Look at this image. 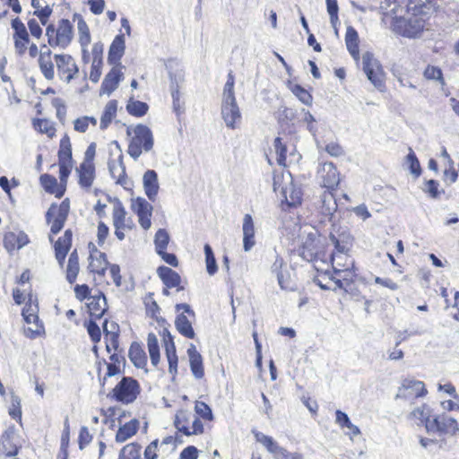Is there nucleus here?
<instances>
[{
    "mask_svg": "<svg viewBox=\"0 0 459 459\" xmlns=\"http://www.w3.org/2000/svg\"><path fill=\"white\" fill-rule=\"evenodd\" d=\"M31 126L38 134H45L49 140L56 136V124L48 118L34 117Z\"/></svg>",
    "mask_w": 459,
    "mask_h": 459,
    "instance_id": "obj_44",
    "label": "nucleus"
},
{
    "mask_svg": "<svg viewBox=\"0 0 459 459\" xmlns=\"http://www.w3.org/2000/svg\"><path fill=\"white\" fill-rule=\"evenodd\" d=\"M194 418L203 425V434L213 428L215 420L212 408L203 401H195L194 403Z\"/></svg>",
    "mask_w": 459,
    "mask_h": 459,
    "instance_id": "obj_31",
    "label": "nucleus"
},
{
    "mask_svg": "<svg viewBox=\"0 0 459 459\" xmlns=\"http://www.w3.org/2000/svg\"><path fill=\"white\" fill-rule=\"evenodd\" d=\"M127 212L120 201H117L112 211L113 226L115 228V236L120 241L125 239V230H131L134 228L133 221L126 218Z\"/></svg>",
    "mask_w": 459,
    "mask_h": 459,
    "instance_id": "obj_24",
    "label": "nucleus"
},
{
    "mask_svg": "<svg viewBox=\"0 0 459 459\" xmlns=\"http://www.w3.org/2000/svg\"><path fill=\"white\" fill-rule=\"evenodd\" d=\"M13 40L15 53L18 56L29 54L30 57L35 58L39 54L38 46L30 41V34L25 24L18 17L12 20Z\"/></svg>",
    "mask_w": 459,
    "mask_h": 459,
    "instance_id": "obj_13",
    "label": "nucleus"
},
{
    "mask_svg": "<svg viewBox=\"0 0 459 459\" xmlns=\"http://www.w3.org/2000/svg\"><path fill=\"white\" fill-rule=\"evenodd\" d=\"M147 348L153 367H158L160 360L159 341L154 333H149L147 335Z\"/></svg>",
    "mask_w": 459,
    "mask_h": 459,
    "instance_id": "obj_52",
    "label": "nucleus"
},
{
    "mask_svg": "<svg viewBox=\"0 0 459 459\" xmlns=\"http://www.w3.org/2000/svg\"><path fill=\"white\" fill-rule=\"evenodd\" d=\"M78 28V42L82 48V59L84 64L91 61V52H89L88 47L91 41V35L90 28L87 22L81 19L77 24Z\"/></svg>",
    "mask_w": 459,
    "mask_h": 459,
    "instance_id": "obj_39",
    "label": "nucleus"
},
{
    "mask_svg": "<svg viewBox=\"0 0 459 459\" xmlns=\"http://www.w3.org/2000/svg\"><path fill=\"white\" fill-rule=\"evenodd\" d=\"M157 274L161 280L165 288L162 290V294L165 296L169 295V289L176 288L178 291L183 290L184 286L181 284L180 275L168 266H159L157 268Z\"/></svg>",
    "mask_w": 459,
    "mask_h": 459,
    "instance_id": "obj_28",
    "label": "nucleus"
},
{
    "mask_svg": "<svg viewBox=\"0 0 459 459\" xmlns=\"http://www.w3.org/2000/svg\"><path fill=\"white\" fill-rule=\"evenodd\" d=\"M71 210L69 198L60 203H52L45 214V220L49 226L48 239L52 244L55 258L60 267H65V279L74 284L81 271L79 253L74 248L70 254L73 246V230L67 229L64 234L55 239L54 236L64 228Z\"/></svg>",
    "mask_w": 459,
    "mask_h": 459,
    "instance_id": "obj_1",
    "label": "nucleus"
},
{
    "mask_svg": "<svg viewBox=\"0 0 459 459\" xmlns=\"http://www.w3.org/2000/svg\"><path fill=\"white\" fill-rule=\"evenodd\" d=\"M423 76L427 80H435L438 82L442 86L446 84L443 72L437 66L430 65H427L423 72Z\"/></svg>",
    "mask_w": 459,
    "mask_h": 459,
    "instance_id": "obj_60",
    "label": "nucleus"
},
{
    "mask_svg": "<svg viewBox=\"0 0 459 459\" xmlns=\"http://www.w3.org/2000/svg\"><path fill=\"white\" fill-rule=\"evenodd\" d=\"M22 316L25 322L24 334L30 339H35L45 333V328L42 321L39 317V304L36 298L29 295L24 307L22 311Z\"/></svg>",
    "mask_w": 459,
    "mask_h": 459,
    "instance_id": "obj_14",
    "label": "nucleus"
},
{
    "mask_svg": "<svg viewBox=\"0 0 459 459\" xmlns=\"http://www.w3.org/2000/svg\"><path fill=\"white\" fill-rule=\"evenodd\" d=\"M163 342L166 358L169 363V371L170 374L176 375L178 373V358L173 336L167 329L163 330Z\"/></svg>",
    "mask_w": 459,
    "mask_h": 459,
    "instance_id": "obj_36",
    "label": "nucleus"
},
{
    "mask_svg": "<svg viewBox=\"0 0 459 459\" xmlns=\"http://www.w3.org/2000/svg\"><path fill=\"white\" fill-rule=\"evenodd\" d=\"M192 419L191 412L186 409H178L173 418V426L176 429L177 443L182 437L203 435V425Z\"/></svg>",
    "mask_w": 459,
    "mask_h": 459,
    "instance_id": "obj_16",
    "label": "nucleus"
},
{
    "mask_svg": "<svg viewBox=\"0 0 459 459\" xmlns=\"http://www.w3.org/2000/svg\"><path fill=\"white\" fill-rule=\"evenodd\" d=\"M30 238L28 235L22 231H8L4 233L3 238V245L8 253H13L28 245Z\"/></svg>",
    "mask_w": 459,
    "mask_h": 459,
    "instance_id": "obj_34",
    "label": "nucleus"
},
{
    "mask_svg": "<svg viewBox=\"0 0 459 459\" xmlns=\"http://www.w3.org/2000/svg\"><path fill=\"white\" fill-rule=\"evenodd\" d=\"M90 125L96 126L97 119L94 117L82 116L74 121V129L78 133H85Z\"/></svg>",
    "mask_w": 459,
    "mask_h": 459,
    "instance_id": "obj_59",
    "label": "nucleus"
},
{
    "mask_svg": "<svg viewBox=\"0 0 459 459\" xmlns=\"http://www.w3.org/2000/svg\"><path fill=\"white\" fill-rule=\"evenodd\" d=\"M57 166L59 180L49 173H44L39 176V181L47 194L60 199L66 192L68 178L74 168L72 143L67 134H65L59 142Z\"/></svg>",
    "mask_w": 459,
    "mask_h": 459,
    "instance_id": "obj_2",
    "label": "nucleus"
},
{
    "mask_svg": "<svg viewBox=\"0 0 459 459\" xmlns=\"http://www.w3.org/2000/svg\"><path fill=\"white\" fill-rule=\"evenodd\" d=\"M132 210L137 215L141 227L147 230L152 226V206L144 198L138 197L132 203Z\"/></svg>",
    "mask_w": 459,
    "mask_h": 459,
    "instance_id": "obj_30",
    "label": "nucleus"
},
{
    "mask_svg": "<svg viewBox=\"0 0 459 459\" xmlns=\"http://www.w3.org/2000/svg\"><path fill=\"white\" fill-rule=\"evenodd\" d=\"M122 65H114L105 75L100 91L108 95L111 94L117 87L119 82L124 79Z\"/></svg>",
    "mask_w": 459,
    "mask_h": 459,
    "instance_id": "obj_37",
    "label": "nucleus"
},
{
    "mask_svg": "<svg viewBox=\"0 0 459 459\" xmlns=\"http://www.w3.org/2000/svg\"><path fill=\"white\" fill-rule=\"evenodd\" d=\"M169 243V236L166 230L160 229L154 237V244L156 252L166 250Z\"/></svg>",
    "mask_w": 459,
    "mask_h": 459,
    "instance_id": "obj_62",
    "label": "nucleus"
},
{
    "mask_svg": "<svg viewBox=\"0 0 459 459\" xmlns=\"http://www.w3.org/2000/svg\"><path fill=\"white\" fill-rule=\"evenodd\" d=\"M126 134L129 137L127 153L134 160H137L143 152H150L154 144L152 130L143 124L126 128Z\"/></svg>",
    "mask_w": 459,
    "mask_h": 459,
    "instance_id": "obj_6",
    "label": "nucleus"
},
{
    "mask_svg": "<svg viewBox=\"0 0 459 459\" xmlns=\"http://www.w3.org/2000/svg\"><path fill=\"white\" fill-rule=\"evenodd\" d=\"M328 246L325 238L317 234H308L303 240L299 252L300 256L314 264L323 262Z\"/></svg>",
    "mask_w": 459,
    "mask_h": 459,
    "instance_id": "obj_15",
    "label": "nucleus"
},
{
    "mask_svg": "<svg viewBox=\"0 0 459 459\" xmlns=\"http://www.w3.org/2000/svg\"><path fill=\"white\" fill-rule=\"evenodd\" d=\"M107 320L104 323V339L107 351L111 354L113 352H121L119 351V334L117 332H109L107 330Z\"/></svg>",
    "mask_w": 459,
    "mask_h": 459,
    "instance_id": "obj_55",
    "label": "nucleus"
},
{
    "mask_svg": "<svg viewBox=\"0 0 459 459\" xmlns=\"http://www.w3.org/2000/svg\"><path fill=\"white\" fill-rule=\"evenodd\" d=\"M74 291L78 300L83 301L88 299L86 306L92 319L102 317L108 309L106 297L102 291L97 290L94 295H91V289L85 283L76 284Z\"/></svg>",
    "mask_w": 459,
    "mask_h": 459,
    "instance_id": "obj_10",
    "label": "nucleus"
},
{
    "mask_svg": "<svg viewBox=\"0 0 459 459\" xmlns=\"http://www.w3.org/2000/svg\"><path fill=\"white\" fill-rule=\"evenodd\" d=\"M20 446L17 445L15 429L9 427L0 438V454L4 456H15Z\"/></svg>",
    "mask_w": 459,
    "mask_h": 459,
    "instance_id": "obj_35",
    "label": "nucleus"
},
{
    "mask_svg": "<svg viewBox=\"0 0 459 459\" xmlns=\"http://www.w3.org/2000/svg\"><path fill=\"white\" fill-rule=\"evenodd\" d=\"M189 357L190 369L195 378L201 379L204 376V368L203 357L196 350L194 344H191L187 350Z\"/></svg>",
    "mask_w": 459,
    "mask_h": 459,
    "instance_id": "obj_43",
    "label": "nucleus"
},
{
    "mask_svg": "<svg viewBox=\"0 0 459 459\" xmlns=\"http://www.w3.org/2000/svg\"><path fill=\"white\" fill-rule=\"evenodd\" d=\"M318 176L321 178L322 186L327 190L323 195V202H332V207H327L325 213L331 214L337 207L333 192L340 184V174L333 162H324L318 170Z\"/></svg>",
    "mask_w": 459,
    "mask_h": 459,
    "instance_id": "obj_12",
    "label": "nucleus"
},
{
    "mask_svg": "<svg viewBox=\"0 0 459 459\" xmlns=\"http://www.w3.org/2000/svg\"><path fill=\"white\" fill-rule=\"evenodd\" d=\"M118 459H143L142 446L137 442L126 444L121 448Z\"/></svg>",
    "mask_w": 459,
    "mask_h": 459,
    "instance_id": "obj_53",
    "label": "nucleus"
},
{
    "mask_svg": "<svg viewBox=\"0 0 459 459\" xmlns=\"http://www.w3.org/2000/svg\"><path fill=\"white\" fill-rule=\"evenodd\" d=\"M281 290L294 291L297 290V273L288 266L281 257H277L271 266Z\"/></svg>",
    "mask_w": 459,
    "mask_h": 459,
    "instance_id": "obj_20",
    "label": "nucleus"
},
{
    "mask_svg": "<svg viewBox=\"0 0 459 459\" xmlns=\"http://www.w3.org/2000/svg\"><path fill=\"white\" fill-rule=\"evenodd\" d=\"M54 61L57 76L62 82L70 83L78 77L80 73L79 66L70 54H55Z\"/></svg>",
    "mask_w": 459,
    "mask_h": 459,
    "instance_id": "obj_21",
    "label": "nucleus"
},
{
    "mask_svg": "<svg viewBox=\"0 0 459 459\" xmlns=\"http://www.w3.org/2000/svg\"><path fill=\"white\" fill-rule=\"evenodd\" d=\"M46 36L49 47L65 49L74 39V25L68 19H60L46 28Z\"/></svg>",
    "mask_w": 459,
    "mask_h": 459,
    "instance_id": "obj_9",
    "label": "nucleus"
},
{
    "mask_svg": "<svg viewBox=\"0 0 459 459\" xmlns=\"http://www.w3.org/2000/svg\"><path fill=\"white\" fill-rule=\"evenodd\" d=\"M290 90L303 104L311 106L313 97L307 89L299 84H291Z\"/></svg>",
    "mask_w": 459,
    "mask_h": 459,
    "instance_id": "obj_58",
    "label": "nucleus"
},
{
    "mask_svg": "<svg viewBox=\"0 0 459 459\" xmlns=\"http://www.w3.org/2000/svg\"><path fill=\"white\" fill-rule=\"evenodd\" d=\"M102 362L107 365V372L103 376L105 381L108 377L120 374L121 366L125 363V357L121 352H113L109 356L108 362H106L105 359Z\"/></svg>",
    "mask_w": 459,
    "mask_h": 459,
    "instance_id": "obj_49",
    "label": "nucleus"
},
{
    "mask_svg": "<svg viewBox=\"0 0 459 459\" xmlns=\"http://www.w3.org/2000/svg\"><path fill=\"white\" fill-rule=\"evenodd\" d=\"M235 76L230 71L227 75V81L223 87L221 116L227 126L235 129L241 121V113L237 104L235 92Z\"/></svg>",
    "mask_w": 459,
    "mask_h": 459,
    "instance_id": "obj_5",
    "label": "nucleus"
},
{
    "mask_svg": "<svg viewBox=\"0 0 459 459\" xmlns=\"http://www.w3.org/2000/svg\"><path fill=\"white\" fill-rule=\"evenodd\" d=\"M146 315L157 321L158 323H164L165 319L160 316V307L153 298V293H148L143 299Z\"/></svg>",
    "mask_w": 459,
    "mask_h": 459,
    "instance_id": "obj_51",
    "label": "nucleus"
},
{
    "mask_svg": "<svg viewBox=\"0 0 459 459\" xmlns=\"http://www.w3.org/2000/svg\"><path fill=\"white\" fill-rule=\"evenodd\" d=\"M126 108L129 115L135 117H142L147 114L149 106L143 101L130 98L127 101Z\"/></svg>",
    "mask_w": 459,
    "mask_h": 459,
    "instance_id": "obj_54",
    "label": "nucleus"
},
{
    "mask_svg": "<svg viewBox=\"0 0 459 459\" xmlns=\"http://www.w3.org/2000/svg\"><path fill=\"white\" fill-rule=\"evenodd\" d=\"M77 183L79 186L85 192H90L96 179L95 165H88L80 163L75 169Z\"/></svg>",
    "mask_w": 459,
    "mask_h": 459,
    "instance_id": "obj_32",
    "label": "nucleus"
},
{
    "mask_svg": "<svg viewBox=\"0 0 459 459\" xmlns=\"http://www.w3.org/2000/svg\"><path fill=\"white\" fill-rule=\"evenodd\" d=\"M108 167L111 178L115 180L116 184L122 186L125 189L130 187L131 182L126 174L124 155L121 152H119L117 157L109 158Z\"/></svg>",
    "mask_w": 459,
    "mask_h": 459,
    "instance_id": "obj_25",
    "label": "nucleus"
},
{
    "mask_svg": "<svg viewBox=\"0 0 459 459\" xmlns=\"http://www.w3.org/2000/svg\"><path fill=\"white\" fill-rule=\"evenodd\" d=\"M38 64L39 70L45 79L48 81H52L55 77V61L54 56H52V51L47 48L46 45H43L41 50L39 51L38 54Z\"/></svg>",
    "mask_w": 459,
    "mask_h": 459,
    "instance_id": "obj_33",
    "label": "nucleus"
},
{
    "mask_svg": "<svg viewBox=\"0 0 459 459\" xmlns=\"http://www.w3.org/2000/svg\"><path fill=\"white\" fill-rule=\"evenodd\" d=\"M345 44L351 56L358 62L360 58L359 39L357 30L352 26H349L346 30Z\"/></svg>",
    "mask_w": 459,
    "mask_h": 459,
    "instance_id": "obj_45",
    "label": "nucleus"
},
{
    "mask_svg": "<svg viewBox=\"0 0 459 459\" xmlns=\"http://www.w3.org/2000/svg\"><path fill=\"white\" fill-rule=\"evenodd\" d=\"M439 0H406L407 14L419 16L429 22L432 15L439 10Z\"/></svg>",
    "mask_w": 459,
    "mask_h": 459,
    "instance_id": "obj_22",
    "label": "nucleus"
},
{
    "mask_svg": "<svg viewBox=\"0 0 459 459\" xmlns=\"http://www.w3.org/2000/svg\"><path fill=\"white\" fill-rule=\"evenodd\" d=\"M95 319L91 317L90 320L85 321L84 326L87 329L88 334L93 343H98L101 339V331L100 326L95 323Z\"/></svg>",
    "mask_w": 459,
    "mask_h": 459,
    "instance_id": "obj_64",
    "label": "nucleus"
},
{
    "mask_svg": "<svg viewBox=\"0 0 459 459\" xmlns=\"http://www.w3.org/2000/svg\"><path fill=\"white\" fill-rule=\"evenodd\" d=\"M333 249L330 252H351L354 244V238L347 229L341 227L334 229L329 236Z\"/></svg>",
    "mask_w": 459,
    "mask_h": 459,
    "instance_id": "obj_27",
    "label": "nucleus"
},
{
    "mask_svg": "<svg viewBox=\"0 0 459 459\" xmlns=\"http://www.w3.org/2000/svg\"><path fill=\"white\" fill-rule=\"evenodd\" d=\"M126 39L125 34H117L111 42L108 52V62L109 65H121L120 60L125 55Z\"/></svg>",
    "mask_w": 459,
    "mask_h": 459,
    "instance_id": "obj_38",
    "label": "nucleus"
},
{
    "mask_svg": "<svg viewBox=\"0 0 459 459\" xmlns=\"http://www.w3.org/2000/svg\"><path fill=\"white\" fill-rule=\"evenodd\" d=\"M273 147L277 155V164L281 168H287V143L281 137H276L273 141Z\"/></svg>",
    "mask_w": 459,
    "mask_h": 459,
    "instance_id": "obj_56",
    "label": "nucleus"
},
{
    "mask_svg": "<svg viewBox=\"0 0 459 459\" xmlns=\"http://www.w3.org/2000/svg\"><path fill=\"white\" fill-rule=\"evenodd\" d=\"M175 309L178 312L175 319L178 332L187 339H195V333L192 325L195 319L194 310L186 303L177 304Z\"/></svg>",
    "mask_w": 459,
    "mask_h": 459,
    "instance_id": "obj_19",
    "label": "nucleus"
},
{
    "mask_svg": "<svg viewBox=\"0 0 459 459\" xmlns=\"http://www.w3.org/2000/svg\"><path fill=\"white\" fill-rule=\"evenodd\" d=\"M204 254L207 273L210 275H213L217 273L218 267L216 264L214 254L209 244L204 245Z\"/></svg>",
    "mask_w": 459,
    "mask_h": 459,
    "instance_id": "obj_61",
    "label": "nucleus"
},
{
    "mask_svg": "<svg viewBox=\"0 0 459 459\" xmlns=\"http://www.w3.org/2000/svg\"><path fill=\"white\" fill-rule=\"evenodd\" d=\"M118 102L117 100H110L105 105L100 117V128L106 130L117 117Z\"/></svg>",
    "mask_w": 459,
    "mask_h": 459,
    "instance_id": "obj_46",
    "label": "nucleus"
},
{
    "mask_svg": "<svg viewBox=\"0 0 459 459\" xmlns=\"http://www.w3.org/2000/svg\"><path fill=\"white\" fill-rule=\"evenodd\" d=\"M142 387L139 381L133 377H123L109 391L108 397L121 404H131L140 396Z\"/></svg>",
    "mask_w": 459,
    "mask_h": 459,
    "instance_id": "obj_11",
    "label": "nucleus"
},
{
    "mask_svg": "<svg viewBox=\"0 0 459 459\" xmlns=\"http://www.w3.org/2000/svg\"><path fill=\"white\" fill-rule=\"evenodd\" d=\"M70 442V425L68 420L65 421V428L61 435L60 449L56 459H68V448Z\"/></svg>",
    "mask_w": 459,
    "mask_h": 459,
    "instance_id": "obj_57",
    "label": "nucleus"
},
{
    "mask_svg": "<svg viewBox=\"0 0 459 459\" xmlns=\"http://www.w3.org/2000/svg\"><path fill=\"white\" fill-rule=\"evenodd\" d=\"M255 245V227L252 216L246 214L243 219V246L248 251Z\"/></svg>",
    "mask_w": 459,
    "mask_h": 459,
    "instance_id": "obj_50",
    "label": "nucleus"
},
{
    "mask_svg": "<svg viewBox=\"0 0 459 459\" xmlns=\"http://www.w3.org/2000/svg\"><path fill=\"white\" fill-rule=\"evenodd\" d=\"M401 391L404 397L420 398L424 397L428 394L425 384L422 381L413 378H405L402 382Z\"/></svg>",
    "mask_w": 459,
    "mask_h": 459,
    "instance_id": "obj_40",
    "label": "nucleus"
},
{
    "mask_svg": "<svg viewBox=\"0 0 459 459\" xmlns=\"http://www.w3.org/2000/svg\"><path fill=\"white\" fill-rule=\"evenodd\" d=\"M429 22L419 16H394L391 21V30L394 33L407 39L420 38L426 30Z\"/></svg>",
    "mask_w": 459,
    "mask_h": 459,
    "instance_id": "obj_7",
    "label": "nucleus"
},
{
    "mask_svg": "<svg viewBox=\"0 0 459 459\" xmlns=\"http://www.w3.org/2000/svg\"><path fill=\"white\" fill-rule=\"evenodd\" d=\"M140 429V420L136 418L121 425L116 432L117 443H124L137 434Z\"/></svg>",
    "mask_w": 459,
    "mask_h": 459,
    "instance_id": "obj_42",
    "label": "nucleus"
},
{
    "mask_svg": "<svg viewBox=\"0 0 459 459\" xmlns=\"http://www.w3.org/2000/svg\"><path fill=\"white\" fill-rule=\"evenodd\" d=\"M177 437L166 436L161 440L156 438L144 448L143 459H165L177 447Z\"/></svg>",
    "mask_w": 459,
    "mask_h": 459,
    "instance_id": "obj_18",
    "label": "nucleus"
},
{
    "mask_svg": "<svg viewBox=\"0 0 459 459\" xmlns=\"http://www.w3.org/2000/svg\"><path fill=\"white\" fill-rule=\"evenodd\" d=\"M284 199L281 202V208L284 212H290L292 208H297L302 204V192L295 186H290L283 190Z\"/></svg>",
    "mask_w": 459,
    "mask_h": 459,
    "instance_id": "obj_41",
    "label": "nucleus"
},
{
    "mask_svg": "<svg viewBox=\"0 0 459 459\" xmlns=\"http://www.w3.org/2000/svg\"><path fill=\"white\" fill-rule=\"evenodd\" d=\"M103 50L104 46L100 41L95 42L92 45L91 56V69L89 74V78L92 82H98L102 74L103 68Z\"/></svg>",
    "mask_w": 459,
    "mask_h": 459,
    "instance_id": "obj_29",
    "label": "nucleus"
},
{
    "mask_svg": "<svg viewBox=\"0 0 459 459\" xmlns=\"http://www.w3.org/2000/svg\"><path fill=\"white\" fill-rule=\"evenodd\" d=\"M89 255L87 258V270L96 279H103L108 271L114 284L120 287L122 284L121 269L117 264H110L106 253L100 251L97 245L89 242L87 245Z\"/></svg>",
    "mask_w": 459,
    "mask_h": 459,
    "instance_id": "obj_4",
    "label": "nucleus"
},
{
    "mask_svg": "<svg viewBox=\"0 0 459 459\" xmlns=\"http://www.w3.org/2000/svg\"><path fill=\"white\" fill-rule=\"evenodd\" d=\"M143 187L146 195L153 201L159 191L158 175L155 170L148 169L143 175Z\"/></svg>",
    "mask_w": 459,
    "mask_h": 459,
    "instance_id": "obj_47",
    "label": "nucleus"
},
{
    "mask_svg": "<svg viewBox=\"0 0 459 459\" xmlns=\"http://www.w3.org/2000/svg\"><path fill=\"white\" fill-rule=\"evenodd\" d=\"M363 70L368 79L378 89L385 86V75L382 68L374 59L372 54L366 53L362 58Z\"/></svg>",
    "mask_w": 459,
    "mask_h": 459,
    "instance_id": "obj_26",
    "label": "nucleus"
},
{
    "mask_svg": "<svg viewBox=\"0 0 459 459\" xmlns=\"http://www.w3.org/2000/svg\"><path fill=\"white\" fill-rule=\"evenodd\" d=\"M128 357L134 367L138 368H143L147 366V355L143 346L134 342L130 345Z\"/></svg>",
    "mask_w": 459,
    "mask_h": 459,
    "instance_id": "obj_48",
    "label": "nucleus"
},
{
    "mask_svg": "<svg viewBox=\"0 0 459 459\" xmlns=\"http://www.w3.org/2000/svg\"><path fill=\"white\" fill-rule=\"evenodd\" d=\"M253 435L255 441L262 444L276 459H303V456L300 454L290 453L285 448L280 446L270 436H267L258 430H253Z\"/></svg>",
    "mask_w": 459,
    "mask_h": 459,
    "instance_id": "obj_23",
    "label": "nucleus"
},
{
    "mask_svg": "<svg viewBox=\"0 0 459 459\" xmlns=\"http://www.w3.org/2000/svg\"><path fill=\"white\" fill-rule=\"evenodd\" d=\"M406 162L409 165L411 173L415 178H419L421 174V167L416 154L411 147L409 148V153L406 156Z\"/></svg>",
    "mask_w": 459,
    "mask_h": 459,
    "instance_id": "obj_63",
    "label": "nucleus"
},
{
    "mask_svg": "<svg viewBox=\"0 0 459 459\" xmlns=\"http://www.w3.org/2000/svg\"><path fill=\"white\" fill-rule=\"evenodd\" d=\"M316 271L314 276V282L318 285L324 290H347L352 284L351 282L344 280L339 273H332L327 267L326 269H321L317 266V264H314Z\"/></svg>",
    "mask_w": 459,
    "mask_h": 459,
    "instance_id": "obj_17",
    "label": "nucleus"
},
{
    "mask_svg": "<svg viewBox=\"0 0 459 459\" xmlns=\"http://www.w3.org/2000/svg\"><path fill=\"white\" fill-rule=\"evenodd\" d=\"M409 417L418 425L424 426L429 433H437L441 437L459 436L457 420L446 413L435 415L427 403L412 410Z\"/></svg>",
    "mask_w": 459,
    "mask_h": 459,
    "instance_id": "obj_3",
    "label": "nucleus"
},
{
    "mask_svg": "<svg viewBox=\"0 0 459 459\" xmlns=\"http://www.w3.org/2000/svg\"><path fill=\"white\" fill-rule=\"evenodd\" d=\"M322 263L332 267L334 273H339L344 280L351 283L355 281L357 273L351 252H330L328 249Z\"/></svg>",
    "mask_w": 459,
    "mask_h": 459,
    "instance_id": "obj_8",
    "label": "nucleus"
}]
</instances>
